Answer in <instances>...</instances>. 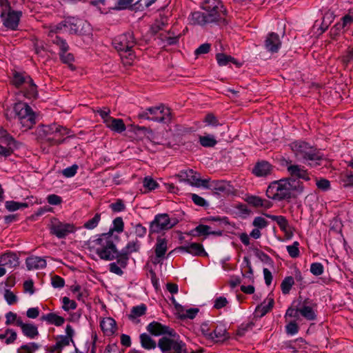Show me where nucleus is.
<instances>
[{"instance_id": "obj_1", "label": "nucleus", "mask_w": 353, "mask_h": 353, "mask_svg": "<svg viewBox=\"0 0 353 353\" xmlns=\"http://www.w3.org/2000/svg\"><path fill=\"white\" fill-rule=\"evenodd\" d=\"M92 249L99 257L104 261H113L119 258V250L113 240L111 232L103 233L90 243Z\"/></svg>"}, {"instance_id": "obj_2", "label": "nucleus", "mask_w": 353, "mask_h": 353, "mask_svg": "<svg viewBox=\"0 0 353 353\" xmlns=\"http://www.w3.org/2000/svg\"><path fill=\"white\" fill-rule=\"evenodd\" d=\"M291 148L298 159L310 161V165L313 167L321 165L320 161L323 159L319 150L303 141L293 142Z\"/></svg>"}, {"instance_id": "obj_3", "label": "nucleus", "mask_w": 353, "mask_h": 353, "mask_svg": "<svg viewBox=\"0 0 353 353\" xmlns=\"http://www.w3.org/2000/svg\"><path fill=\"white\" fill-rule=\"evenodd\" d=\"M15 119L21 125L22 130L26 131L36 123V115L27 103L19 102L14 104Z\"/></svg>"}, {"instance_id": "obj_4", "label": "nucleus", "mask_w": 353, "mask_h": 353, "mask_svg": "<svg viewBox=\"0 0 353 353\" xmlns=\"http://www.w3.org/2000/svg\"><path fill=\"white\" fill-rule=\"evenodd\" d=\"M178 222L179 221L176 218H170L166 213L158 214L150 223V235L168 230L175 226Z\"/></svg>"}, {"instance_id": "obj_5", "label": "nucleus", "mask_w": 353, "mask_h": 353, "mask_svg": "<svg viewBox=\"0 0 353 353\" xmlns=\"http://www.w3.org/2000/svg\"><path fill=\"white\" fill-rule=\"evenodd\" d=\"M162 336L157 346L162 353H188L186 344L179 339Z\"/></svg>"}, {"instance_id": "obj_6", "label": "nucleus", "mask_w": 353, "mask_h": 353, "mask_svg": "<svg viewBox=\"0 0 353 353\" xmlns=\"http://www.w3.org/2000/svg\"><path fill=\"white\" fill-rule=\"evenodd\" d=\"M201 8L206 13L213 14L216 18L215 19L216 23L220 24H225L226 23L225 17L227 14V10L221 1L203 0L201 3Z\"/></svg>"}, {"instance_id": "obj_7", "label": "nucleus", "mask_w": 353, "mask_h": 353, "mask_svg": "<svg viewBox=\"0 0 353 353\" xmlns=\"http://www.w3.org/2000/svg\"><path fill=\"white\" fill-rule=\"evenodd\" d=\"M136 44V41L132 32H128L116 37L112 41L114 48L119 52L128 53V56H132V48Z\"/></svg>"}, {"instance_id": "obj_8", "label": "nucleus", "mask_w": 353, "mask_h": 353, "mask_svg": "<svg viewBox=\"0 0 353 353\" xmlns=\"http://www.w3.org/2000/svg\"><path fill=\"white\" fill-rule=\"evenodd\" d=\"M49 229L50 234L56 236L58 239H64L69 234L76 231L74 224L61 222L57 219L52 220Z\"/></svg>"}, {"instance_id": "obj_9", "label": "nucleus", "mask_w": 353, "mask_h": 353, "mask_svg": "<svg viewBox=\"0 0 353 353\" xmlns=\"http://www.w3.org/2000/svg\"><path fill=\"white\" fill-rule=\"evenodd\" d=\"M22 15L21 11L10 10L9 12H0V17L3 25L9 30H17L20 18Z\"/></svg>"}, {"instance_id": "obj_10", "label": "nucleus", "mask_w": 353, "mask_h": 353, "mask_svg": "<svg viewBox=\"0 0 353 353\" xmlns=\"http://www.w3.org/2000/svg\"><path fill=\"white\" fill-rule=\"evenodd\" d=\"M140 244L138 241L128 242L121 251H119L117 263L123 268H126L130 254L132 252H138Z\"/></svg>"}, {"instance_id": "obj_11", "label": "nucleus", "mask_w": 353, "mask_h": 353, "mask_svg": "<svg viewBox=\"0 0 353 353\" xmlns=\"http://www.w3.org/2000/svg\"><path fill=\"white\" fill-rule=\"evenodd\" d=\"M149 112L151 121L166 123L170 120V109L163 105L147 108Z\"/></svg>"}, {"instance_id": "obj_12", "label": "nucleus", "mask_w": 353, "mask_h": 353, "mask_svg": "<svg viewBox=\"0 0 353 353\" xmlns=\"http://www.w3.org/2000/svg\"><path fill=\"white\" fill-rule=\"evenodd\" d=\"M147 331L154 336H161L167 334L170 336H176V333L175 330L168 326L162 325L157 321H152L146 327Z\"/></svg>"}, {"instance_id": "obj_13", "label": "nucleus", "mask_w": 353, "mask_h": 353, "mask_svg": "<svg viewBox=\"0 0 353 353\" xmlns=\"http://www.w3.org/2000/svg\"><path fill=\"white\" fill-rule=\"evenodd\" d=\"M213 14L196 11L191 13L189 20L191 24L204 26L207 23H216Z\"/></svg>"}, {"instance_id": "obj_14", "label": "nucleus", "mask_w": 353, "mask_h": 353, "mask_svg": "<svg viewBox=\"0 0 353 353\" xmlns=\"http://www.w3.org/2000/svg\"><path fill=\"white\" fill-rule=\"evenodd\" d=\"M65 29L71 34H83L84 22L74 17H69L65 19Z\"/></svg>"}, {"instance_id": "obj_15", "label": "nucleus", "mask_w": 353, "mask_h": 353, "mask_svg": "<svg viewBox=\"0 0 353 353\" xmlns=\"http://www.w3.org/2000/svg\"><path fill=\"white\" fill-rule=\"evenodd\" d=\"M285 165L287 167L288 173L292 177L301 179L306 181L310 180V177L307 170H305L303 166L299 165H292L291 163V161H285Z\"/></svg>"}, {"instance_id": "obj_16", "label": "nucleus", "mask_w": 353, "mask_h": 353, "mask_svg": "<svg viewBox=\"0 0 353 353\" xmlns=\"http://www.w3.org/2000/svg\"><path fill=\"white\" fill-rule=\"evenodd\" d=\"M222 234V230H212V227L203 224H199L188 233L189 235H191L192 236H207L210 234H212L214 236H221Z\"/></svg>"}, {"instance_id": "obj_17", "label": "nucleus", "mask_w": 353, "mask_h": 353, "mask_svg": "<svg viewBox=\"0 0 353 353\" xmlns=\"http://www.w3.org/2000/svg\"><path fill=\"white\" fill-rule=\"evenodd\" d=\"M264 46L267 51L272 54L278 52L281 47L279 35L275 32L269 33L264 41Z\"/></svg>"}, {"instance_id": "obj_18", "label": "nucleus", "mask_w": 353, "mask_h": 353, "mask_svg": "<svg viewBox=\"0 0 353 353\" xmlns=\"http://www.w3.org/2000/svg\"><path fill=\"white\" fill-rule=\"evenodd\" d=\"M300 314L307 321H314L316 319V314L312 306V301L307 298L303 300L299 305Z\"/></svg>"}, {"instance_id": "obj_19", "label": "nucleus", "mask_w": 353, "mask_h": 353, "mask_svg": "<svg viewBox=\"0 0 353 353\" xmlns=\"http://www.w3.org/2000/svg\"><path fill=\"white\" fill-rule=\"evenodd\" d=\"M168 250V240L160 236L157 237V243L154 246L155 258L153 261L154 264L161 263L165 258V254Z\"/></svg>"}, {"instance_id": "obj_20", "label": "nucleus", "mask_w": 353, "mask_h": 353, "mask_svg": "<svg viewBox=\"0 0 353 353\" xmlns=\"http://www.w3.org/2000/svg\"><path fill=\"white\" fill-rule=\"evenodd\" d=\"M244 201L250 205L256 208H262L267 210L273 206L272 201L255 195L247 194Z\"/></svg>"}, {"instance_id": "obj_21", "label": "nucleus", "mask_w": 353, "mask_h": 353, "mask_svg": "<svg viewBox=\"0 0 353 353\" xmlns=\"http://www.w3.org/2000/svg\"><path fill=\"white\" fill-rule=\"evenodd\" d=\"M210 189L217 194L229 195L232 193L233 188L229 182L225 181H213L210 182Z\"/></svg>"}, {"instance_id": "obj_22", "label": "nucleus", "mask_w": 353, "mask_h": 353, "mask_svg": "<svg viewBox=\"0 0 353 353\" xmlns=\"http://www.w3.org/2000/svg\"><path fill=\"white\" fill-rule=\"evenodd\" d=\"M176 250L188 252L194 256H208V253L205 251L202 244L199 243H192L188 245L180 246Z\"/></svg>"}, {"instance_id": "obj_23", "label": "nucleus", "mask_w": 353, "mask_h": 353, "mask_svg": "<svg viewBox=\"0 0 353 353\" xmlns=\"http://www.w3.org/2000/svg\"><path fill=\"white\" fill-rule=\"evenodd\" d=\"M19 265V257L15 253L6 252L0 256V266L12 269Z\"/></svg>"}, {"instance_id": "obj_24", "label": "nucleus", "mask_w": 353, "mask_h": 353, "mask_svg": "<svg viewBox=\"0 0 353 353\" xmlns=\"http://www.w3.org/2000/svg\"><path fill=\"white\" fill-rule=\"evenodd\" d=\"M17 326L21 327L23 335L29 339H34L39 335L37 327L32 323H25L21 319H19Z\"/></svg>"}, {"instance_id": "obj_25", "label": "nucleus", "mask_w": 353, "mask_h": 353, "mask_svg": "<svg viewBox=\"0 0 353 353\" xmlns=\"http://www.w3.org/2000/svg\"><path fill=\"white\" fill-rule=\"evenodd\" d=\"M226 334V328L223 325H216L213 331L210 333H205V336H207L208 339H212L216 342L225 340L228 338Z\"/></svg>"}, {"instance_id": "obj_26", "label": "nucleus", "mask_w": 353, "mask_h": 353, "mask_svg": "<svg viewBox=\"0 0 353 353\" xmlns=\"http://www.w3.org/2000/svg\"><path fill=\"white\" fill-rule=\"evenodd\" d=\"M272 165L268 161L258 162L253 168L252 172L257 176H266L271 174Z\"/></svg>"}, {"instance_id": "obj_27", "label": "nucleus", "mask_w": 353, "mask_h": 353, "mask_svg": "<svg viewBox=\"0 0 353 353\" xmlns=\"http://www.w3.org/2000/svg\"><path fill=\"white\" fill-rule=\"evenodd\" d=\"M281 181L283 182V187L285 190L288 189L290 192L296 191L298 193H301L303 191V183L294 179V177L283 179Z\"/></svg>"}, {"instance_id": "obj_28", "label": "nucleus", "mask_w": 353, "mask_h": 353, "mask_svg": "<svg viewBox=\"0 0 353 353\" xmlns=\"http://www.w3.org/2000/svg\"><path fill=\"white\" fill-rule=\"evenodd\" d=\"M26 264L29 270L33 269H42L46 267L47 263L44 258L31 256L26 259Z\"/></svg>"}, {"instance_id": "obj_29", "label": "nucleus", "mask_w": 353, "mask_h": 353, "mask_svg": "<svg viewBox=\"0 0 353 353\" xmlns=\"http://www.w3.org/2000/svg\"><path fill=\"white\" fill-rule=\"evenodd\" d=\"M100 326L103 333L107 336L113 335L117 329L116 321L111 317L103 319L100 323Z\"/></svg>"}, {"instance_id": "obj_30", "label": "nucleus", "mask_w": 353, "mask_h": 353, "mask_svg": "<svg viewBox=\"0 0 353 353\" xmlns=\"http://www.w3.org/2000/svg\"><path fill=\"white\" fill-rule=\"evenodd\" d=\"M181 181H185L190 185H198L199 175L193 170H182L178 174Z\"/></svg>"}, {"instance_id": "obj_31", "label": "nucleus", "mask_w": 353, "mask_h": 353, "mask_svg": "<svg viewBox=\"0 0 353 353\" xmlns=\"http://www.w3.org/2000/svg\"><path fill=\"white\" fill-rule=\"evenodd\" d=\"M70 130L66 128L57 125V130L55 131L54 136L47 138L53 145L61 144L65 139H61L65 135H69Z\"/></svg>"}, {"instance_id": "obj_32", "label": "nucleus", "mask_w": 353, "mask_h": 353, "mask_svg": "<svg viewBox=\"0 0 353 353\" xmlns=\"http://www.w3.org/2000/svg\"><path fill=\"white\" fill-rule=\"evenodd\" d=\"M147 310V307L144 303L134 306L131 309L130 313L128 315V319L134 323H139L137 319L143 316Z\"/></svg>"}, {"instance_id": "obj_33", "label": "nucleus", "mask_w": 353, "mask_h": 353, "mask_svg": "<svg viewBox=\"0 0 353 353\" xmlns=\"http://www.w3.org/2000/svg\"><path fill=\"white\" fill-rule=\"evenodd\" d=\"M106 121V127L110 128L112 131L117 133H121L126 129L125 125L121 119H108Z\"/></svg>"}, {"instance_id": "obj_34", "label": "nucleus", "mask_w": 353, "mask_h": 353, "mask_svg": "<svg viewBox=\"0 0 353 353\" xmlns=\"http://www.w3.org/2000/svg\"><path fill=\"white\" fill-rule=\"evenodd\" d=\"M19 145L18 142L0 143V157L10 156L15 150L19 148Z\"/></svg>"}, {"instance_id": "obj_35", "label": "nucleus", "mask_w": 353, "mask_h": 353, "mask_svg": "<svg viewBox=\"0 0 353 353\" xmlns=\"http://www.w3.org/2000/svg\"><path fill=\"white\" fill-rule=\"evenodd\" d=\"M23 93L24 96L30 99H35L38 95L37 87L30 77H28V82L25 85Z\"/></svg>"}, {"instance_id": "obj_36", "label": "nucleus", "mask_w": 353, "mask_h": 353, "mask_svg": "<svg viewBox=\"0 0 353 353\" xmlns=\"http://www.w3.org/2000/svg\"><path fill=\"white\" fill-rule=\"evenodd\" d=\"M263 214L272 221H276L281 230L284 233H287V228H290V225L288 219L284 216L272 215L266 213H263Z\"/></svg>"}, {"instance_id": "obj_37", "label": "nucleus", "mask_w": 353, "mask_h": 353, "mask_svg": "<svg viewBox=\"0 0 353 353\" xmlns=\"http://www.w3.org/2000/svg\"><path fill=\"white\" fill-rule=\"evenodd\" d=\"M139 339L141 347L145 350H154L157 345L156 341L146 333L141 334L139 336Z\"/></svg>"}, {"instance_id": "obj_38", "label": "nucleus", "mask_w": 353, "mask_h": 353, "mask_svg": "<svg viewBox=\"0 0 353 353\" xmlns=\"http://www.w3.org/2000/svg\"><path fill=\"white\" fill-rule=\"evenodd\" d=\"M267 301V304H265V301H264L263 303L259 305L256 308L255 311L260 317L265 316L272 309L274 306V301L272 297H268Z\"/></svg>"}, {"instance_id": "obj_39", "label": "nucleus", "mask_w": 353, "mask_h": 353, "mask_svg": "<svg viewBox=\"0 0 353 353\" xmlns=\"http://www.w3.org/2000/svg\"><path fill=\"white\" fill-rule=\"evenodd\" d=\"M301 303V296H299L297 300L294 301L292 302V306L288 307L286 310L285 317H291L294 318L296 319H299L300 312H299V305Z\"/></svg>"}, {"instance_id": "obj_40", "label": "nucleus", "mask_w": 353, "mask_h": 353, "mask_svg": "<svg viewBox=\"0 0 353 353\" xmlns=\"http://www.w3.org/2000/svg\"><path fill=\"white\" fill-rule=\"evenodd\" d=\"M41 320L46 321L49 324L54 325L56 326H61L65 322V319L63 317L53 312L42 316Z\"/></svg>"}, {"instance_id": "obj_41", "label": "nucleus", "mask_w": 353, "mask_h": 353, "mask_svg": "<svg viewBox=\"0 0 353 353\" xmlns=\"http://www.w3.org/2000/svg\"><path fill=\"white\" fill-rule=\"evenodd\" d=\"M216 59L220 66L227 65L230 63L235 64L237 67L241 66V64L234 57L230 55H227L224 53L216 54Z\"/></svg>"}, {"instance_id": "obj_42", "label": "nucleus", "mask_w": 353, "mask_h": 353, "mask_svg": "<svg viewBox=\"0 0 353 353\" xmlns=\"http://www.w3.org/2000/svg\"><path fill=\"white\" fill-rule=\"evenodd\" d=\"M199 141L200 145L204 148H213L217 143L215 137L212 134L199 135Z\"/></svg>"}, {"instance_id": "obj_43", "label": "nucleus", "mask_w": 353, "mask_h": 353, "mask_svg": "<svg viewBox=\"0 0 353 353\" xmlns=\"http://www.w3.org/2000/svg\"><path fill=\"white\" fill-rule=\"evenodd\" d=\"M28 75H25L23 73L14 71L13 72V77L11 80L12 85L17 88H19L23 84L26 85L28 82Z\"/></svg>"}, {"instance_id": "obj_44", "label": "nucleus", "mask_w": 353, "mask_h": 353, "mask_svg": "<svg viewBox=\"0 0 353 353\" xmlns=\"http://www.w3.org/2000/svg\"><path fill=\"white\" fill-rule=\"evenodd\" d=\"M243 261L246 264V268H248V271L242 272L243 276L246 280L245 283H254V273L253 269L251 265V263L247 256L243 257Z\"/></svg>"}, {"instance_id": "obj_45", "label": "nucleus", "mask_w": 353, "mask_h": 353, "mask_svg": "<svg viewBox=\"0 0 353 353\" xmlns=\"http://www.w3.org/2000/svg\"><path fill=\"white\" fill-rule=\"evenodd\" d=\"M57 130V124L49 125H42L40 126L39 133L41 136L52 137L54 136L55 131Z\"/></svg>"}, {"instance_id": "obj_46", "label": "nucleus", "mask_w": 353, "mask_h": 353, "mask_svg": "<svg viewBox=\"0 0 353 353\" xmlns=\"http://www.w3.org/2000/svg\"><path fill=\"white\" fill-rule=\"evenodd\" d=\"M203 122L205 123L207 126L217 127L222 125L218 118L212 112L207 113L203 119Z\"/></svg>"}, {"instance_id": "obj_47", "label": "nucleus", "mask_w": 353, "mask_h": 353, "mask_svg": "<svg viewBox=\"0 0 353 353\" xmlns=\"http://www.w3.org/2000/svg\"><path fill=\"white\" fill-rule=\"evenodd\" d=\"M277 185H278V181L272 183L268 187V189L266 190V196L269 199L278 201V199H281L284 198L285 196V195H284V196H279V194H277V192H276Z\"/></svg>"}, {"instance_id": "obj_48", "label": "nucleus", "mask_w": 353, "mask_h": 353, "mask_svg": "<svg viewBox=\"0 0 353 353\" xmlns=\"http://www.w3.org/2000/svg\"><path fill=\"white\" fill-rule=\"evenodd\" d=\"M294 284V279L291 276H286L281 282V288L283 294L290 293L292 287Z\"/></svg>"}, {"instance_id": "obj_49", "label": "nucleus", "mask_w": 353, "mask_h": 353, "mask_svg": "<svg viewBox=\"0 0 353 353\" xmlns=\"http://www.w3.org/2000/svg\"><path fill=\"white\" fill-rule=\"evenodd\" d=\"M52 43L59 47L60 52H67L69 50V46L65 39H63L60 37L55 35L53 37H50Z\"/></svg>"}, {"instance_id": "obj_50", "label": "nucleus", "mask_w": 353, "mask_h": 353, "mask_svg": "<svg viewBox=\"0 0 353 353\" xmlns=\"http://www.w3.org/2000/svg\"><path fill=\"white\" fill-rule=\"evenodd\" d=\"M61 61L65 64L68 65V67L72 70H75L74 65L72 64L74 61V56L72 53H66L63 52H59V53Z\"/></svg>"}, {"instance_id": "obj_51", "label": "nucleus", "mask_w": 353, "mask_h": 353, "mask_svg": "<svg viewBox=\"0 0 353 353\" xmlns=\"http://www.w3.org/2000/svg\"><path fill=\"white\" fill-rule=\"evenodd\" d=\"M28 206L27 203L8 201L6 202V208L8 211L13 212L20 208H26Z\"/></svg>"}, {"instance_id": "obj_52", "label": "nucleus", "mask_w": 353, "mask_h": 353, "mask_svg": "<svg viewBox=\"0 0 353 353\" xmlns=\"http://www.w3.org/2000/svg\"><path fill=\"white\" fill-rule=\"evenodd\" d=\"M283 182L279 180L278 181V185L276 189V192L279 194V196H283V195L285 196L284 198H282L281 199H278V201H283L285 199H290L292 197V193L288 189H284L283 187Z\"/></svg>"}, {"instance_id": "obj_53", "label": "nucleus", "mask_w": 353, "mask_h": 353, "mask_svg": "<svg viewBox=\"0 0 353 353\" xmlns=\"http://www.w3.org/2000/svg\"><path fill=\"white\" fill-rule=\"evenodd\" d=\"M134 0H118L115 9L117 10L131 9L134 10V6L133 4Z\"/></svg>"}, {"instance_id": "obj_54", "label": "nucleus", "mask_w": 353, "mask_h": 353, "mask_svg": "<svg viewBox=\"0 0 353 353\" xmlns=\"http://www.w3.org/2000/svg\"><path fill=\"white\" fill-rule=\"evenodd\" d=\"M39 348V345L36 343H30L23 345L18 350V353H33Z\"/></svg>"}, {"instance_id": "obj_55", "label": "nucleus", "mask_w": 353, "mask_h": 353, "mask_svg": "<svg viewBox=\"0 0 353 353\" xmlns=\"http://www.w3.org/2000/svg\"><path fill=\"white\" fill-rule=\"evenodd\" d=\"M340 184L343 188L353 187V174H344L340 177Z\"/></svg>"}, {"instance_id": "obj_56", "label": "nucleus", "mask_w": 353, "mask_h": 353, "mask_svg": "<svg viewBox=\"0 0 353 353\" xmlns=\"http://www.w3.org/2000/svg\"><path fill=\"white\" fill-rule=\"evenodd\" d=\"M157 0H139L136 3H134V10H143L145 8L150 7Z\"/></svg>"}, {"instance_id": "obj_57", "label": "nucleus", "mask_w": 353, "mask_h": 353, "mask_svg": "<svg viewBox=\"0 0 353 353\" xmlns=\"http://www.w3.org/2000/svg\"><path fill=\"white\" fill-rule=\"evenodd\" d=\"M101 220V214L97 213L93 218L86 221L83 227L88 230H92L95 228Z\"/></svg>"}, {"instance_id": "obj_58", "label": "nucleus", "mask_w": 353, "mask_h": 353, "mask_svg": "<svg viewBox=\"0 0 353 353\" xmlns=\"http://www.w3.org/2000/svg\"><path fill=\"white\" fill-rule=\"evenodd\" d=\"M316 185L321 191L326 192L331 188L330 182L325 178L316 179Z\"/></svg>"}, {"instance_id": "obj_59", "label": "nucleus", "mask_w": 353, "mask_h": 353, "mask_svg": "<svg viewBox=\"0 0 353 353\" xmlns=\"http://www.w3.org/2000/svg\"><path fill=\"white\" fill-rule=\"evenodd\" d=\"M299 243L298 241H294L292 245L287 246V250L289 255L292 258H297L300 254V251L299 249Z\"/></svg>"}, {"instance_id": "obj_60", "label": "nucleus", "mask_w": 353, "mask_h": 353, "mask_svg": "<svg viewBox=\"0 0 353 353\" xmlns=\"http://www.w3.org/2000/svg\"><path fill=\"white\" fill-rule=\"evenodd\" d=\"M62 303H63L62 308L65 311H69L70 310H74L77 307V303L73 300H70L67 296H64L62 299Z\"/></svg>"}, {"instance_id": "obj_61", "label": "nucleus", "mask_w": 353, "mask_h": 353, "mask_svg": "<svg viewBox=\"0 0 353 353\" xmlns=\"http://www.w3.org/2000/svg\"><path fill=\"white\" fill-rule=\"evenodd\" d=\"M78 168L79 166L77 164H74L72 166L63 169L61 171V174L66 178H70L77 174Z\"/></svg>"}, {"instance_id": "obj_62", "label": "nucleus", "mask_w": 353, "mask_h": 353, "mask_svg": "<svg viewBox=\"0 0 353 353\" xmlns=\"http://www.w3.org/2000/svg\"><path fill=\"white\" fill-rule=\"evenodd\" d=\"M310 270L313 275L320 276L323 273L324 268L321 263L316 262L311 264Z\"/></svg>"}, {"instance_id": "obj_63", "label": "nucleus", "mask_w": 353, "mask_h": 353, "mask_svg": "<svg viewBox=\"0 0 353 353\" xmlns=\"http://www.w3.org/2000/svg\"><path fill=\"white\" fill-rule=\"evenodd\" d=\"M255 255L263 262L270 264L273 263L272 259L265 252L258 248L254 250Z\"/></svg>"}, {"instance_id": "obj_64", "label": "nucleus", "mask_w": 353, "mask_h": 353, "mask_svg": "<svg viewBox=\"0 0 353 353\" xmlns=\"http://www.w3.org/2000/svg\"><path fill=\"white\" fill-rule=\"evenodd\" d=\"M114 228L110 229L109 232L112 233L113 231H117V232H122L124 228V223L121 217H117L113 221Z\"/></svg>"}]
</instances>
